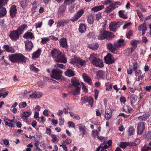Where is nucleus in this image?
Returning a JSON list of instances; mask_svg holds the SVG:
<instances>
[{"instance_id": "50", "label": "nucleus", "mask_w": 151, "mask_h": 151, "mask_svg": "<svg viewBox=\"0 0 151 151\" xmlns=\"http://www.w3.org/2000/svg\"><path fill=\"white\" fill-rule=\"evenodd\" d=\"M76 10L74 9V6H70L68 9V12L70 13H74Z\"/></svg>"}, {"instance_id": "51", "label": "nucleus", "mask_w": 151, "mask_h": 151, "mask_svg": "<svg viewBox=\"0 0 151 151\" xmlns=\"http://www.w3.org/2000/svg\"><path fill=\"white\" fill-rule=\"evenodd\" d=\"M88 102L89 104L91 106V107L93 106V98L91 96L88 97Z\"/></svg>"}, {"instance_id": "24", "label": "nucleus", "mask_w": 151, "mask_h": 151, "mask_svg": "<svg viewBox=\"0 0 151 151\" xmlns=\"http://www.w3.org/2000/svg\"><path fill=\"white\" fill-rule=\"evenodd\" d=\"M139 42L138 41L134 40L131 42L130 43L132 45L131 47L132 51H134L137 47V45L139 44Z\"/></svg>"}, {"instance_id": "63", "label": "nucleus", "mask_w": 151, "mask_h": 151, "mask_svg": "<svg viewBox=\"0 0 151 151\" xmlns=\"http://www.w3.org/2000/svg\"><path fill=\"white\" fill-rule=\"evenodd\" d=\"M137 77L136 79V81H139L140 80H142L144 78L143 75H142V74Z\"/></svg>"}, {"instance_id": "16", "label": "nucleus", "mask_w": 151, "mask_h": 151, "mask_svg": "<svg viewBox=\"0 0 151 151\" xmlns=\"http://www.w3.org/2000/svg\"><path fill=\"white\" fill-rule=\"evenodd\" d=\"M118 23L114 22H111L109 24V28L111 31L115 32L116 30V26L118 25Z\"/></svg>"}, {"instance_id": "23", "label": "nucleus", "mask_w": 151, "mask_h": 151, "mask_svg": "<svg viewBox=\"0 0 151 151\" xmlns=\"http://www.w3.org/2000/svg\"><path fill=\"white\" fill-rule=\"evenodd\" d=\"M107 47L109 50L112 52L114 53H116V50L115 48L110 43L107 44Z\"/></svg>"}, {"instance_id": "42", "label": "nucleus", "mask_w": 151, "mask_h": 151, "mask_svg": "<svg viewBox=\"0 0 151 151\" xmlns=\"http://www.w3.org/2000/svg\"><path fill=\"white\" fill-rule=\"evenodd\" d=\"M151 149V142L149 145H145L142 149V151H147Z\"/></svg>"}, {"instance_id": "10", "label": "nucleus", "mask_w": 151, "mask_h": 151, "mask_svg": "<svg viewBox=\"0 0 151 151\" xmlns=\"http://www.w3.org/2000/svg\"><path fill=\"white\" fill-rule=\"evenodd\" d=\"M19 33L17 30H15L11 32L9 35V37L13 40H16L18 38Z\"/></svg>"}, {"instance_id": "47", "label": "nucleus", "mask_w": 151, "mask_h": 151, "mask_svg": "<svg viewBox=\"0 0 151 151\" xmlns=\"http://www.w3.org/2000/svg\"><path fill=\"white\" fill-rule=\"evenodd\" d=\"M8 0H0V9L6 4Z\"/></svg>"}, {"instance_id": "57", "label": "nucleus", "mask_w": 151, "mask_h": 151, "mask_svg": "<svg viewBox=\"0 0 151 151\" xmlns=\"http://www.w3.org/2000/svg\"><path fill=\"white\" fill-rule=\"evenodd\" d=\"M99 134V132L96 130H93L92 131V135L93 137H95Z\"/></svg>"}, {"instance_id": "30", "label": "nucleus", "mask_w": 151, "mask_h": 151, "mask_svg": "<svg viewBox=\"0 0 151 151\" xmlns=\"http://www.w3.org/2000/svg\"><path fill=\"white\" fill-rule=\"evenodd\" d=\"M137 99V96L134 94L132 95L131 97V104L132 106L133 105V103H134Z\"/></svg>"}, {"instance_id": "11", "label": "nucleus", "mask_w": 151, "mask_h": 151, "mask_svg": "<svg viewBox=\"0 0 151 151\" xmlns=\"http://www.w3.org/2000/svg\"><path fill=\"white\" fill-rule=\"evenodd\" d=\"M4 120L5 122V124L11 127H14L15 123L13 120L9 119L6 117H4Z\"/></svg>"}, {"instance_id": "9", "label": "nucleus", "mask_w": 151, "mask_h": 151, "mask_svg": "<svg viewBox=\"0 0 151 151\" xmlns=\"http://www.w3.org/2000/svg\"><path fill=\"white\" fill-rule=\"evenodd\" d=\"M105 62L109 64H111L114 62V58L110 53H108L104 57Z\"/></svg>"}, {"instance_id": "64", "label": "nucleus", "mask_w": 151, "mask_h": 151, "mask_svg": "<svg viewBox=\"0 0 151 151\" xmlns=\"http://www.w3.org/2000/svg\"><path fill=\"white\" fill-rule=\"evenodd\" d=\"M30 115V113L28 111L24 112L23 113V116L25 117H28Z\"/></svg>"}, {"instance_id": "49", "label": "nucleus", "mask_w": 151, "mask_h": 151, "mask_svg": "<svg viewBox=\"0 0 151 151\" xmlns=\"http://www.w3.org/2000/svg\"><path fill=\"white\" fill-rule=\"evenodd\" d=\"M135 132L134 129L132 127H130L129 128L128 132L129 135H131L133 134Z\"/></svg>"}, {"instance_id": "19", "label": "nucleus", "mask_w": 151, "mask_h": 151, "mask_svg": "<svg viewBox=\"0 0 151 151\" xmlns=\"http://www.w3.org/2000/svg\"><path fill=\"white\" fill-rule=\"evenodd\" d=\"M96 75L98 78L103 79L105 77L106 72L102 70H100L97 72Z\"/></svg>"}, {"instance_id": "60", "label": "nucleus", "mask_w": 151, "mask_h": 151, "mask_svg": "<svg viewBox=\"0 0 151 151\" xmlns=\"http://www.w3.org/2000/svg\"><path fill=\"white\" fill-rule=\"evenodd\" d=\"M50 40L49 38H45L42 39L41 42L43 44L46 43L47 42H48Z\"/></svg>"}, {"instance_id": "21", "label": "nucleus", "mask_w": 151, "mask_h": 151, "mask_svg": "<svg viewBox=\"0 0 151 151\" xmlns=\"http://www.w3.org/2000/svg\"><path fill=\"white\" fill-rule=\"evenodd\" d=\"M150 115L148 114H145L142 116H139L138 117V119L140 121H145L149 117Z\"/></svg>"}, {"instance_id": "36", "label": "nucleus", "mask_w": 151, "mask_h": 151, "mask_svg": "<svg viewBox=\"0 0 151 151\" xmlns=\"http://www.w3.org/2000/svg\"><path fill=\"white\" fill-rule=\"evenodd\" d=\"M124 40L123 39H121L119 40L117 42V43L115 44V46L116 47H121L124 45Z\"/></svg>"}, {"instance_id": "41", "label": "nucleus", "mask_w": 151, "mask_h": 151, "mask_svg": "<svg viewBox=\"0 0 151 151\" xmlns=\"http://www.w3.org/2000/svg\"><path fill=\"white\" fill-rule=\"evenodd\" d=\"M119 16L120 17L124 19H126L127 18V16L125 15V11L123 10L119 11Z\"/></svg>"}, {"instance_id": "31", "label": "nucleus", "mask_w": 151, "mask_h": 151, "mask_svg": "<svg viewBox=\"0 0 151 151\" xmlns=\"http://www.w3.org/2000/svg\"><path fill=\"white\" fill-rule=\"evenodd\" d=\"M86 30V27L84 24H80L79 28V31L81 33L84 32Z\"/></svg>"}, {"instance_id": "15", "label": "nucleus", "mask_w": 151, "mask_h": 151, "mask_svg": "<svg viewBox=\"0 0 151 151\" xmlns=\"http://www.w3.org/2000/svg\"><path fill=\"white\" fill-rule=\"evenodd\" d=\"M17 62H23L26 61V58L21 54H16Z\"/></svg>"}, {"instance_id": "32", "label": "nucleus", "mask_w": 151, "mask_h": 151, "mask_svg": "<svg viewBox=\"0 0 151 151\" xmlns=\"http://www.w3.org/2000/svg\"><path fill=\"white\" fill-rule=\"evenodd\" d=\"M65 75L69 77H71L74 75L73 72L70 69H68L65 72Z\"/></svg>"}, {"instance_id": "55", "label": "nucleus", "mask_w": 151, "mask_h": 151, "mask_svg": "<svg viewBox=\"0 0 151 151\" xmlns=\"http://www.w3.org/2000/svg\"><path fill=\"white\" fill-rule=\"evenodd\" d=\"M55 67L57 68H64L65 67L64 65L62 64L57 63L55 65Z\"/></svg>"}, {"instance_id": "8", "label": "nucleus", "mask_w": 151, "mask_h": 151, "mask_svg": "<svg viewBox=\"0 0 151 151\" xmlns=\"http://www.w3.org/2000/svg\"><path fill=\"white\" fill-rule=\"evenodd\" d=\"M145 126L144 123L143 122L139 123L137 127V133L139 135L142 134L145 130Z\"/></svg>"}, {"instance_id": "28", "label": "nucleus", "mask_w": 151, "mask_h": 151, "mask_svg": "<svg viewBox=\"0 0 151 151\" xmlns=\"http://www.w3.org/2000/svg\"><path fill=\"white\" fill-rule=\"evenodd\" d=\"M77 126H78L79 130L80 131L83 132V134H84L86 132V128L82 124H79Z\"/></svg>"}, {"instance_id": "29", "label": "nucleus", "mask_w": 151, "mask_h": 151, "mask_svg": "<svg viewBox=\"0 0 151 151\" xmlns=\"http://www.w3.org/2000/svg\"><path fill=\"white\" fill-rule=\"evenodd\" d=\"M29 1L28 0H22L20 2L21 7L23 9L25 8L28 5Z\"/></svg>"}, {"instance_id": "5", "label": "nucleus", "mask_w": 151, "mask_h": 151, "mask_svg": "<svg viewBox=\"0 0 151 151\" xmlns=\"http://www.w3.org/2000/svg\"><path fill=\"white\" fill-rule=\"evenodd\" d=\"M63 71L60 70L55 69L53 70L51 74V77L53 78L59 80L61 78Z\"/></svg>"}, {"instance_id": "56", "label": "nucleus", "mask_w": 151, "mask_h": 151, "mask_svg": "<svg viewBox=\"0 0 151 151\" xmlns=\"http://www.w3.org/2000/svg\"><path fill=\"white\" fill-rule=\"evenodd\" d=\"M133 52L132 51V48H131V49L130 48L125 53V55L126 56H129L131 55Z\"/></svg>"}, {"instance_id": "40", "label": "nucleus", "mask_w": 151, "mask_h": 151, "mask_svg": "<svg viewBox=\"0 0 151 151\" xmlns=\"http://www.w3.org/2000/svg\"><path fill=\"white\" fill-rule=\"evenodd\" d=\"M130 143L128 142H120L119 144V146L122 148H124L127 146L130 145Z\"/></svg>"}, {"instance_id": "2", "label": "nucleus", "mask_w": 151, "mask_h": 151, "mask_svg": "<svg viewBox=\"0 0 151 151\" xmlns=\"http://www.w3.org/2000/svg\"><path fill=\"white\" fill-rule=\"evenodd\" d=\"M89 60L95 66L100 68L104 66L103 62L102 60L98 58L96 55L93 53L90 55Z\"/></svg>"}, {"instance_id": "39", "label": "nucleus", "mask_w": 151, "mask_h": 151, "mask_svg": "<svg viewBox=\"0 0 151 151\" xmlns=\"http://www.w3.org/2000/svg\"><path fill=\"white\" fill-rule=\"evenodd\" d=\"M6 13V8L3 7L0 11V17L4 16Z\"/></svg>"}, {"instance_id": "1", "label": "nucleus", "mask_w": 151, "mask_h": 151, "mask_svg": "<svg viewBox=\"0 0 151 151\" xmlns=\"http://www.w3.org/2000/svg\"><path fill=\"white\" fill-rule=\"evenodd\" d=\"M51 55L55 60L58 62L66 63L67 62L66 58L63 53L59 50L55 49L51 51Z\"/></svg>"}, {"instance_id": "37", "label": "nucleus", "mask_w": 151, "mask_h": 151, "mask_svg": "<svg viewBox=\"0 0 151 151\" xmlns=\"http://www.w3.org/2000/svg\"><path fill=\"white\" fill-rule=\"evenodd\" d=\"M87 17L88 23L90 24H92L94 21L93 16L92 14L89 15L87 16Z\"/></svg>"}, {"instance_id": "18", "label": "nucleus", "mask_w": 151, "mask_h": 151, "mask_svg": "<svg viewBox=\"0 0 151 151\" xmlns=\"http://www.w3.org/2000/svg\"><path fill=\"white\" fill-rule=\"evenodd\" d=\"M112 111L110 109H106L105 112V117L106 120H108L111 117Z\"/></svg>"}, {"instance_id": "33", "label": "nucleus", "mask_w": 151, "mask_h": 151, "mask_svg": "<svg viewBox=\"0 0 151 151\" xmlns=\"http://www.w3.org/2000/svg\"><path fill=\"white\" fill-rule=\"evenodd\" d=\"M69 114L74 119L79 120L80 119V117L77 114H75L74 113L72 112H70Z\"/></svg>"}, {"instance_id": "48", "label": "nucleus", "mask_w": 151, "mask_h": 151, "mask_svg": "<svg viewBox=\"0 0 151 151\" xmlns=\"http://www.w3.org/2000/svg\"><path fill=\"white\" fill-rule=\"evenodd\" d=\"M147 29L146 27V24L145 23H144L143 24L141 25L138 28V30L139 31L145 30Z\"/></svg>"}, {"instance_id": "54", "label": "nucleus", "mask_w": 151, "mask_h": 151, "mask_svg": "<svg viewBox=\"0 0 151 151\" xmlns=\"http://www.w3.org/2000/svg\"><path fill=\"white\" fill-rule=\"evenodd\" d=\"M88 97L86 96L82 97L81 98V100H82V102L84 103H85L88 102Z\"/></svg>"}, {"instance_id": "27", "label": "nucleus", "mask_w": 151, "mask_h": 151, "mask_svg": "<svg viewBox=\"0 0 151 151\" xmlns=\"http://www.w3.org/2000/svg\"><path fill=\"white\" fill-rule=\"evenodd\" d=\"M104 8V6L103 5H101L99 6H96L91 9V10L94 12H97L99 11H100Z\"/></svg>"}, {"instance_id": "13", "label": "nucleus", "mask_w": 151, "mask_h": 151, "mask_svg": "<svg viewBox=\"0 0 151 151\" xmlns=\"http://www.w3.org/2000/svg\"><path fill=\"white\" fill-rule=\"evenodd\" d=\"M17 12L16 6L15 5L12 6L10 9V14L11 17L14 18Z\"/></svg>"}, {"instance_id": "45", "label": "nucleus", "mask_w": 151, "mask_h": 151, "mask_svg": "<svg viewBox=\"0 0 151 151\" xmlns=\"http://www.w3.org/2000/svg\"><path fill=\"white\" fill-rule=\"evenodd\" d=\"M111 4L114 9L121 5V4L119 1L116 2L114 3Z\"/></svg>"}, {"instance_id": "59", "label": "nucleus", "mask_w": 151, "mask_h": 151, "mask_svg": "<svg viewBox=\"0 0 151 151\" xmlns=\"http://www.w3.org/2000/svg\"><path fill=\"white\" fill-rule=\"evenodd\" d=\"M134 72L135 75L137 77L140 75L142 74V72L140 70H137L135 71Z\"/></svg>"}, {"instance_id": "4", "label": "nucleus", "mask_w": 151, "mask_h": 151, "mask_svg": "<svg viewBox=\"0 0 151 151\" xmlns=\"http://www.w3.org/2000/svg\"><path fill=\"white\" fill-rule=\"evenodd\" d=\"M29 93V97L30 98L33 99H39L42 96V93L40 91H31L27 93L26 94L28 95Z\"/></svg>"}, {"instance_id": "61", "label": "nucleus", "mask_w": 151, "mask_h": 151, "mask_svg": "<svg viewBox=\"0 0 151 151\" xmlns=\"http://www.w3.org/2000/svg\"><path fill=\"white\" fill-rule=\"evenodd\" d=\"M68 124L70 127H74L75 125L74 123L72 121H69L68 122Z\"/></svg>"}, {"instance_id": "6", "label": "nucleus", "mask_w": 151, "mask_h": 151, "mask_svg": "<svg viewBox=\"0 0 151 151\" xmlns=\"http://www.w3.org/2000/svg\"><path fill=\"white\" fill-rule=\"evenodd\" d=\"M70 63L74 65L78 66L84 65L86 63L85 61L83 60L81 58H75L73 59L70 61Z\"/></svg>"}, {"instance_id": "12", "label": "nucleus", "mask_w": 151, "mask_h": 151, "mask_svg": "<svg viewBox=\"0 0 151 151\" xmlns=\"http://www.w3.org/2000/svg\"><path fill=\"white\" fill-rule=\"evenodd\" d=\"M25 49L28 51H30L33 47V45L30 41L27 40L24 42Z\"/></svg>"}, {"instance_id": "58", "label": "nucleus", "mask_w": 151, "mask_h": 151, "mask_svg": "<svg viewBox=\"0 0 151 151\" xmlns=\"http://www.w3.org/2000/svg\"><path fill=\"white\" fill-rule=\"evenodd\" d=\"M82 85V89L84 92H87L88 91V89L83 83H81Z\"/></svg>"}, {"instance_id": "43", "label": "nucleus", "mask_w": 151, "mask_h": 151, "mask_svg": "<svg viewBox=\"0 0 151 151\" xmlns=\"http://www.w3.org/2000/svg\"><path fill=\"white\" fill-rule=\"evenodd\" d=\"M88 46L90 49L93 50H96L98 48V44L97 43H95L93 44L92 45H89Z\"/></svg>"}, {"instance_id": "7", "label": "nucleus", "mask_w": 151, "mask_h": 151, "mask_svg": "<svg viewBox=\"0 0 151 151\" xmlns=\"http://www.w3.org/2000/svg\"><path fill=\"white\" fill-rule=\"evenodd\" d=\"M84 10L83 9L78 11L74 16L71 18V21L73 22L77 21L84 14Z\"/></svg>"}, {"instance_id": "34", "label": "nucleus", "mask_w": 151, "mask_h": 151, "mask_svg": "<svg viewBox=\"0 0 151 151\" xmlns=\"http://www.w3.org/2000/svg\"><path fill=\"white\" fill-rule=\"evenodd\" d=\"M27 27V25L26 24H23L21 25L19 27L17 30L19 34L22 33V31L24 30V29Z\"/></svg>"}, {"instance_id": "62", "label": "nucleus", "mask_w": 151, "mask_h": 151, "mask_svg": "<svg viewBox=\"0 0 151 151\" xmlns=\"http://www.w3.org/2000/svg\"><path fill=\"white\" fill-rule=\"evenodd\" d=\"M42 22H40L38 23H36L35 24V27L36 29L37 28H40L41 27L42 25Z\"/></svg>"}, {"instance_id": "52", "label": "nucleus", "mask_w": 151, "mask_h": 151, "mask_svg": "<svg viewBox=\"0 0 151 151\" xmlns=\"http://www.w3.org/2000/svg\"><path fill=\"white\" fill-rule=\"evenodd\" d=\"M107 142H104L103 143L101 144V145H102V148L101 149L102 150H105L107 149L108 147H109L107 145Z\"/></svg>"}, {"instance_id": "3", "label": "nucleus", "mask_w": 151, "mask_h": 151, "mask_svg": "<svg viewBox=\"0 0 151 151\" xmlns=\"http://www.w3.org/2000/svg\"><path fill=\"white\" fill-rule=\"evenodd\" d=\"M114 35L113 33L107 31H104L102 30H100L98 38L99 40H103L105 39H110L113 38Z\"/></svg>"}, {"instance_id": "22", "label": "nucleus", "mask_w": 151, "mask_h": 151, "mask_svg": "<svg viewBox=\"0 0 151 151\" xmlns=\"http://www.w3.org/2000/svg\"><path fill=\"white\" fill-rule=\"evenodd\" d=\"M4 47L5 50L8 52L14 53L15 52V50L13 48L9 47L7 45H4Z\"/></svg>"}, {"instance_id": "38", "label": "nucleus", "mask_w": 151, "mask_h": 151, "mask_svg": "<svg viewBox=\"0 0 151 151\" xmlns=\"http://www.w3.org/2000/svg\"><path fill=\"white\" fill-rule=\"evenodd\" d=\"M66 10V7L63 4L61 5L59 7L58 12L60 13H64Z\"/></svg>"}, {"instance_id": "44", "label": "nucleus", "mask_w": 151, "mask_h": 151, "mask_svg": "<svg viewBox=\"0 0 151 151\" xmlns=\"http://www.w3.org/2000/svg\"><path fill=\"white\" fill-rule=\"evenodd\" d=\"M24 37L26 38L27 39H28V38L32 39L33 37V34L31 32H28L24 34Z\"/></svg>"}, {"instance_id": "14", "label": "nucleus", "mask_w": 151, "mask_h": 151, "mask_svg": "<svg viewBox=\"0 0 151 151\" xmlns=\"http://www.w3.org/2000/svg\"><path fill=\"white\" fill-rule=\"evenodd\" d=\"M59 42L61 47L65 48H67L68 47L67 41L66 38H63L61 39Z\"/></svg>"}, {"instance_id": "46", "label": "nucleus", "mask_w": 151, "mask_h": 151, "mask_svg": "<svg viewBox=\"0 0 151 151\" xmlns=\"http://www.w3.org/2000/svg\"><path fill=\"white\" fill-rule=\"evenodd\" d=\"M105 11L107 13H109L112 12L113 10L114 9L112 6V5L111 4L108 6L106 7L105 9Z\"/></svg>"}, {"instance_id": "35", "label": "nucleus", "mask_w": 151, "mask_h": 151, "mask_svg": "<svg viewBox=\"0 0 151 151\" xmlns=\"http://www.w3.org/2000/svg\"><path fill=\"white\" fill-rule=\"evenodd\" d=\"M9 60L12 62H17V58L16 54L10 56L9 58Z\"/></svg>"}, {"instance_id": "17", "label": "nucleus", "mask_w": 151, "mask_h": 151, "mask_svg": "<svg viewBox=\"0 0 151 151\" xmlns=\"http://www.w3.org/2000/svg\"><path fill=\"white\" fill-rule=\"evenodd\" d=\"M71 81L72 84L76 87H81L80 83L75 78H72L71 79Z\"/></svg>"}, {"instance_id": "53", "label": "nucleus", "mask_w": 151, "mask_h": 151, "mask_svg": "<svg viewBox=\"0 0 151 151\" xmlns=\"http://www.w3.org/2000/svg\"><path fill=\"white\" fill-rule=\"evenodd\" d=\"M30 68L34 72H37L39 70L37 68L35 67L33 65H31L30 66Z\"/></svg>"}, {"instance_id": "20", "label": "nucleus", "mask_w": 151, "mask_h": 151, "mask_svg": "<svg viewBox=\"0 0 151 151\" xmlns=\"http://www.w3.org/2000/svg\"><path fill=\"white\" fill-rule=\"evenodd\" d=\"M81 87H76L75 89L72 90L70 92V93L73 95H76L79 94L80 92Z\"/></svg>"}, {"instance_id": "26", "label": "nucleus", "mask_w": 151, "mask_h": 151, "mask_svg": "<svg viewBox=\"0 0 151 151\" xmlns=\"http://www.w3.org/2000/svg\"><path fill=\"white\" fill-rule=\"evenodd\" d=\"M41 51V50L39 49L34 52L32 54V58L35 59V58H38L39 56Z\"/></svg>"}, {"instance_id": "25", "label": "nucleus", "mask_w": 151, "mask_h": 151, "mask_svg": "<svg viewBox=\"0 0 151 151\" xmlns=\"http://www.w3.org/2000/svg\"><path fill=\"white\" fill-rule=\"evenodd\" d=\"M82 76L86 82L88 83L90 85L91 84V79L86 74L83 73Z\"/></svg>"}]
</instances>
